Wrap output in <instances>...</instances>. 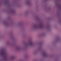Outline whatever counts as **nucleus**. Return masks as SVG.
<instances>
[{
  "instance_id": "obj_8",
  "label": "nucleus",
  "mask_w": 61,
  "mask_h": 61,
  "mask_svg": "<svg viewBox=\"0 0 61 61\" xmlns=\"http://www.w3.org/2000/svg\"><path fill=\"white\" fill-rule=\"evenodd\" d=\"M5 25H6V24H5Z\"/></svg>"
},
{
  "instance_id": "obj_2",
  "label": "nucleus",
  "mask_w": 61,
  "mask_h": 61,
  "mask_svg": "<svg viewBox=\"0 0 61 61\" xmlns=\"http://www.w3.org/2000/svg\"><path fill=\"white\" fill-rule=\"evenodd\" d=\"M1 54L2 56H3L4 57H6V56H7V54L5 52L3 51L1 53Z\"/></svg>"
},
{
  "instance_id": "obj_1",
  "label": "nucleus",
  "mask_w": 61,
  "mask_h": 61,
  "mask_svg": "<svg viewBox=\"0 0 61 61\" xmlns=\"http://www.w3.org/2000/svg\"><path fill=\"white\" fill-rule=\"evenodd\" d=\"M39 28H42V25H35L32 26L31 28V29L32 30H34Z\"/></svg>"
},
{
  "instance_id": "obj_5",
  "label": "nucleus",
  "mask_w": 61,
  "mask_h": 61,
  "mask_svg": "<svg viewBox=\"0 0 61 61\" xmlns=\"http://www.w3.org/2000/svg\"><path fill=\"white\" fill-rule=\"evenodd\" d=\"M47 55H46V54L45 53V52H44L43 53V56H46Z\"/></svg>"
},
{
  "instance_id": "obj_7",
  "label": "nucleus",
  "mask_w": 61,
  "mask_h": 61,
  "mask_svg": "<svg viewBox=\"0 0 61 61\" xmlns=\"http://www.w3.org/2000/svg\"><path fill=\"white\" fill-rule=\"evenodd\" d=\"M34 54H36V52H34Z\"/></svg>"
},
{
  "instance_id": "obj_3",
  "label": "nucleus",
  "mask_w": 61,
  "mask_h": 61,
  "mask_svg": "<svg viewBox=\"0 0 61 61\" xmlns=\"http://www.w3.org/2000/svg\"><path fill=\"white\" fill-rule=\"evenodd\" d=\"M33 45V43L31 41H30L29 42L28 44H27V46H31Z\"/></svg>"
},
{
  "instance_id": "obj_4",
  "label": "nucleus",
  "mask_w": 61,
  "mask_h": 61,
  "mask_svg": "<svg viewBox=\"0 0 61 61\" xmlns=\"http://www.w3.org/2000/svg\"><path fill=\"white\" fill-rule=\"evenodd\" d=\"M25 4H27V5H29V4H30V2L28 1H27L25 2Z\"/></svg>"
},
{
  "instance_id": "obj_6",
  "label": "nucleus",
  "mask_w": 61,
  "mask_h": 61,
  "mask_svg": "<svg viewBox=\"0 0 61 61\" xmlns=\"http://www.w3.org/2000/svg\"><path fill=\"white\" fill-rule=\"evenodd\" d=\"M11 59H12V58H13V57H11Z\"/></svg>"
}]
</instances>
